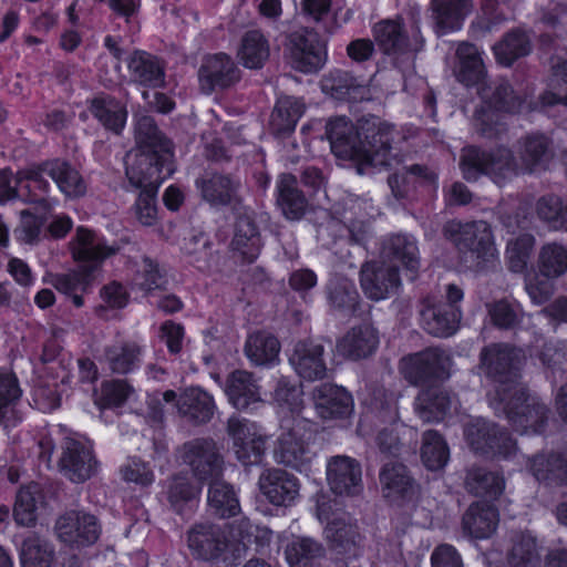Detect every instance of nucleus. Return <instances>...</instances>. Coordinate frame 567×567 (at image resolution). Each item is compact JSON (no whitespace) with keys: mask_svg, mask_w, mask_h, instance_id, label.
<instances>
[{"mask_svg":"<svg viewBox=\"0 0 567 567\" xmlns=\"http://www.w3.org/2000/svg\"><path fill=\"white\" fill-rule=\"evenodd\" d=\"M165 402L176 401L177 410L196 423L208 422L216 410L214 398L199 386H190L177 394L173 390L163 393Z\"/></svg>","mask_w":567,"mask_h":567,"instance_id":"b1692460","label":"nucleus"},{"mask_svg":"<svg viewBox=\"0 0 567 567\" xmlns=\"http://www.w3.org/2000/svg\"><path fill=\"white\" fill-rule=\"evenodd\" d=\"M380 482L385 498L400 502L415 494L413 480L401 463H388L380 473Z\"/></svg>","mask_w":567,"mask_h":567,"instance_id":"2f4dec72","label":"nucleus"},{"mask_svg":"<svg viewBox=\"0 0 567 567\" xmlns=\"http://www.w3.org/2000/svg\"><path fill=\"white\" fill-rule=\"evenodd\" d=\"M53 549L51 545L38 536L24 539L21 547L22 567H51Z\"/></svg>","mask_w":567,"mask_h":567,"instance_id":"052dcab7","label":"nucleus"},{"mask_svg":"<svg viewBox=\"0 0 567 567\" xmlns=\"http://www.w3.org/2000/svg\"><path fill=\"white\" fill-rule=\"evenodd\" d=\"M322 90L337 100L357 99L363 85L349 72L336 70L322 80Z\"/></svg>","mask_w":567,"mask_h":567,"instance_id":"5fc2aeb1","label":"nucleus"},{"mask_svg":"<svg viewBox=\"0 0 567 567\" xmlns=\"http://www.w3.org/2000/svg\"><path fill=\"white\" fill-rule=\"evenodd\" d=\"M421 460L430 471L442 470L450 460V450L443 436L433 430L424 432Z\"/></svg>","mask_w":567,"mask_h":567,"instance_id":"3c124183","label":"nucleus"},{"mask_svg":"<svg viewBox=\"0 0 567 567\" xmlns=\"http://www.w3.org/2000/svg\"><path fill=\"white\" fill-rule=\"evenodd\" d=\"M143 349L135 340L118 342L105 350V360L113 372L125 374L140 364Z\"/></svg>","mask_w":567,"mask_h":567,"instance_id":"c03bdc74","label":"nucleus"},{"mask_svg":"<svg viewBox=\"0 0 567 567\" xmlns=\"http://www.w3.org/2000/svg\"><path fill=\"white\" fill-rule=\"evenodd\" d=\"M231 247L248 261L255 260L260 251L259 231L252 217L247 213L240 215L236 221Z\"/></svg>","mask_w":567,"mask_h":567,"instance_id":"4c0bfd02","label":"nucleus"},{"mask_svg":"<svg viewBox=\"0 0 567 567\" xmlns=\"http://www.w3.org/2000/svg\"><path fill=\"white\" fill-rule=\"evenodd\" d=\"M464 435L475 453L487 457L507 458L516 451L515 442L505 432L483 419L467 424Z\"/></svg>","mask_w":567,"mask_h":567,"instance_id":"4468645a","label":"nucleus"},{"mask_svg":"<svg viewBox=\"0 0 567 567\" xmlns=\"http://www.w3.org/2000/svg\"><path fill=\"white\" fill-rule=\"evenodd\" d=\"M535 239L529 234H523L507 244V259L509 269L514 272H522L526 269Z\"/></svg>","mask_w":567,"mask_h":567,"instance_id":"338daca9","label":"nucleus"},{"mask_svg":"<svg viewBox=\"0 0 567 567\" xmlns=\"http://www.w3.org/2000/svg\"><path fill=\"white\" fill-rule=\"evenodd\" d=\"M38 494L39 488L37 485H29L19 491L13 508V517L17 524L31 526L35 522Z\"/></svg>","mask_w":567,"mask_h":567,"instance_id":"0e129e2a","label":"nucleus"},{"mask_svg":"<svg viewBox=\"0 0 567 567\" xmlns=\"http://www.w3.org/2000/svg\"><path fill=\"white\" fill-rule=\"evenodd\" d=\"M381 259L415 272L420 266L419 248L415 239L409 235H393L386 238L381 250Z\"/></svg>","mask_w":567,"mask_h":567,"instance_id":"7c9ffc66","label":"nucleus"},{"mask_svg":"<svg viewBox=\"0 0 567 567\" xmlns=\"http://www.w3.org/2000/svg\"><path fill=\"white\" fill-rule=\"evenodd\" d=\"M451 408L449 394L436 386L423 390L415 400V413L423 422L443 420Z\"/></svg>","mask_w":567,"mask_h":567,"instance_id":"79ce46f5","label":"nucleus"},{"mask_svg":"<svg viewBox=\"0 0 567 567\" xmlns=\"http://www.w3.org/2000/svg\"><path fill=\"white\" fill-rule=\"evenodd\" d=\"M200 492V487L192 484L186 475H176L167 487V497L171 505L178 512L183 506L194 501Z\"/></svg>","mask_w":567,"mask_h":567,"instance_id":"774afa93","label":"nucleus"},{"mask_svg":"<svg viewBox=\"0 0 567 567\" xmlns=\"http://www.w3.org/2000/svg\"><path fill=\"white\" fill-rule=\"evenodd\" d=\"M312 399L317 414L323 420L343 417L352 412V396L337 385L324 383L316 386Z\"/></svg>","mask_w":567,"mask_h":567,"instance_id":"bb28decb","label":"nucleus"},{"mask_svg":"<svg viewBox=\"0 0 567 567\" xmlns=\"http://www.w3.org/2000/svg\"><path fill=\"white\" fill-rule=\"evenodd\" d=\"M527 468L539 482L567 483V454H537L527 460Z\"/></svg>","mask_w":567,"mask_h":567,"instance_id":"58836bf2","label":"nucleus"},{"mask_svg":"<svg viewBox=\"0 0 567 567\" xmlns=\"http://www.w3.org/2000/svg\"><path fill=\"white\" fill-rule=\"evenodd\" d=\"M538 268L543 277L559 278L567 272V245L551 241L538 254Z\"/></svg>","mask_w":567,"mask_h":567,"instance_id":"603ef678","label":"nucleus"},{"mask_svg":"<svg viewBox=\"0 0 567 567\" xmlns=\"http://www.w3.org/2000/svg\"><path fill=\"white\" fill-rule=\"evenodd\" d=\"M130 187L140 189L136 200V216L144 226H153L157 220L156 196L159 183L152 179H128Z\"/></svg>","mask_w":567,"mask_h":567,"instance_id":"de8ad7c7","label":"nucleus"},{"mask_svg":"<svg viewBox=\"0 0 567 567\" xmlns=\"http://www.w3.org/2000/svg\"><path fill=\"white\" fill-rule=\"evenodd\" d=\"M472 9V0H431L432 17L443 33L458 30Z\"/></svg>","mask_w":567,"mask_h":567,"instance_id":"f704fd0d","label":"nucleus"},{"mask_svg":"<svg viewBox=\"0 0 567 567\" xmlns=\"http://www.w3.org/2000/svg\"><path fill=\"white\" fill-rule=\"evenodd\" d=\"M302 391L300 385L291 383L287 379H280L277 382L274 399L277 402L278 406L281 410V413L285 411L291 412V417H298L297 415L302 410Z\"/></svg>","mask_w":567,"mask_h":567,"instance_id":"69168bd1","label":"nucleus"},{"mask_svg":"<svg viewBox=\"0 0 567 567\" xmlns=\"http://www.w3.org/2000/svg\"><path fill=\"white\" fill-rule=\"evenodd\" d=\"M379 336L370 324L352 328L338 342L337 352L350 360L364 359L377 350Z\"/></svg>","mask_w":567,"mask_h":567,"instance_id":"c756f323","label":"nucleus"},{"mask_svg":"<svg viewBox=\"0 0 567 567\" xmlns=\"http://www.w3.org/2000/svg\"><path fill=\"white\" fill-rule=\"evenodd\" d=\"M197 188L212 206H224L237 200L231 179H198Z\"/></svg>","mask_w":567,"mask_h":567,"instance_id":"680f3d73","label":"nucleus"},{"mask_svg":"<svg viewBox=\"0 0 567 567\" xmlns=\"http://www.w3.org/2000/svg\"><path fill=\"white\" fill-rule=\"evenodd\" d=\"M72 257L81 267L94 272L107 257L117 251V247L110 246L95 233L78 227L74 238L70 243Z\"/></svg>","mask_w":567,"mask_h":567,"instance_id":"aec40b11","label":"nucleus"},{"mask_svg":"<svg viewBox=\"0 0 567 567\" xmlns=\"http://www.w3.org/2000/svg\"><path fill=\"white\" fill-rule=\"evenodd\" d=\"M538 217L553 230L567 231V200L557 196H544L536 205Z\"/></svg>","mask_w":567,"mask_h":567,"instance_id":"bf43d9fd","label":"nucleus"},{"mask_svg":"<svg viewBox=\"0 0 567 567\" xmlns=\"http://www.w3.org/2000/svg\"><path fill=\"white\" fill-rule=\"evenodd\" d=\"M280 344L270 333L256 332L248 337L245 353L255 365H271L278 361Z\"/></svg>","mask_w":567,"mask_h":567,"instance_id":"49530a36","label":"nucleus"},{"mask_svg":"<svg viewBox=\"0 0 567 567\" xmlns=\"http://www.w3.org/2000/svg\"><path fill=\"white\" fill-rule=\"evenodd\" d=\"M443 234L460 252L468 255L477 266L493 264L498 258L494 235L486 221L450 220L444 225Z\"/></svg>","mask_w":567,"mask_h":567,"instance_id":"0eeeda50","label":"nucleus"},{"mask_svg":"<svg viewBox=\"0 0 567 567\" xmlns=\"http://www.w3.org/2000/svg\"><path fill=\"white\" fill-rule=\"evenodd\" d=\"M495 58L499 64L509 66L519 58L526 56L532 51L530 38L522 31L508 32L493 47Z\"/></svg>","mask_w":567,"mask_h":567,"instance_id":"8fccbe9b","label":"nucleus"},{"mask_svg":"<svg viewBox=\"0 0 567 567\" xmlns=\"http://www.w3.org/2000/svg\"><path fill=\"white\" fill-rule=\"evenodd\" d=\"M305 112V104L296 97L284 96L277 101L271 124L277 132H290Z\"/></svg>","mask_w":567,"mask_h":567,"instance_id":"4d7b16f0","label":"nucleus"},{"mask_svg":"<svg viewBox=\"0 0 567 567\" xmlns=\"http://www.w3.org/2000/svg\"><path fill=\"white\" fill-rule=\"evenodd\" d=\"M466 489L476 496L496 498L505 488L504 476L485 467L473 466L465 477Z\"/></svg>","mask_w":567,"mask_h":567,"instance_id":"a19ab883","label":"nucleus"},{"mask_svg":"<svg viewBox=\"0 0 567 567\" xmlns=\"http://www.w3.org/2000/svg\"><path fill=\"white\" fill-rule=\"evenodd\" d=\"M251 529L252 525L247 519L237 529L229 527L228 530L220 525L199 523L188 532V548L195 558L233 565L245 553V539Z\"/></svg>","mask_w":567,"mask_h":567,"instance_id":"423d86ee","label":"nucleus"},{"mask_svg":"<svg viewBox=\"0 0 567 567\" xmlns=\"http://www.w3.org/2000/svg\"><path fill=\"white\" fill-rule=\"evenodd\" d=\"M200 89L209 94L216 90H224L240 79V71L233 59L225 53H217L204 59L198 71Z\"/></svg>","mask_w":567,"mask_h":567,"instance_id":"5701e85b","label":"nucleus"},{"mask_svg":"<svg viewBox=\"0 0 567 567\" xmlns=\"http://www.w3.org/2000/svg\"><path fill=\"white\" fill-rule=\"evenodd\" d=\"M208 506L221 518L231 517L240 512V504L235 488L220 480H214L208 488Z\"/></svg>","mask_w":567,"mask_h":567,"instance_id":"a18cd8bd","label":"nucleus"},{"mask_svg":"<svg viewBox=\"0 0 567 567\" xmlns=\"http://www.w3.org/2000/svg\"><path fill=\"white\" fill-rule=\"evenodd\" d=\"M323 351V346L318 342H299L289 362L300 378L309 381L322 379L327 373Z\"/></svg>","mask_w":567,"mask_h":567,"instance_id":"cd10ccee","label":"nucleus"},{"mask_svg":"<svg viewBox=\"0 0 567 567\" xmlns=\"http://www.w3.org/2000/svg\"><path fill=\"white\" fill-rule=\"evenodd\" d=\"M482 54L483 52L472 43H458L455 50L454 76L466 86L481 85L478 94L491 109L508 113L519 112L522 100L514 93L507 81L499 80L493 85L483 84L486 76V68Z\"/></svg>","mask_w":567,"mask_h":567,"instance_id":"39448f33","label":"nucleus"},{"mask_svg":"<svg viewBox=\"0 0 567 567\" xmlns=\"http://www.w3.org/2000/svg\"><path fill=\"white\" fill-rule=\"evenodd\" d=\"M166 284L158 265L150 258H143L132 278V285L145 292L162 289Z\"/></svg>","mask_w":567,"mask_h":567,"instance_id":"e2e57ef3","label":"nucleus"},{"mask_svg":"<svg viewBox=\"0 0 567 567\" xmlns=\"http://www.w3.org/2000/svg\"><path fill=\"white\" fill-rule=\"evenodd\" d=\"M551 75L549 79V91L540 96L544 105L563 104L567 106V58L553 56L550 59Z\"/></svg>","mask_w":567,"mask_h":567,"instance_id":"864d4df0","label":"nucleus"},{"mask_svg":"<svg viewBox=\"0 0 567 567\" xmlns=\"http://www.w3.org/2000/svg\"><path fill=\"white\" fill-rule=\"evenodd\" d=\"M182 458L199 481L216 478L221 472V461L213 441L196 440L186 443L182 450Z\"/></svg>","mask_w":567,"mask_h":567,"instance_id":"393cba45","label":"nucleus"},{"mask_svg":"<svg viewBox=\"0 0 567 567\" xmlns=\"http://www.w3.org/2000/svg\"><path fill=\"white\" fill-rule=\"evenodd\" d=\"M92 278L93 272L90 271V269H85L80 266L78 270L53 276L51 284L60 292L72 296L74 305L76 307H81L83 305V299L78 295V292L85 291L90 286Z\"/></svg>","mask_w":567,"mask_h":567,"instance_id":"6e6d98bb","label":"nucleus"},{"mask_svg":"<svg viewBox=\"0 0 567 567\" xmlns=\"http://www.w3.org/2000/svg\"><path fill=\"white\" fill-rule=\"evenodd\" d=\"M22 391L14 373L0 370V425L4 429L14 426L20 416L16 409Z\"/></svg>","mask_w":567,"mask_h":567,"instance_id":"e433bc0d","label":"nucleus"},{"mask_svg":"<svg viewBox=\"0 0 567 567\" xmlns=\"http://www.w3.org/2000/svg\"><path fill=\"white\" fill-rule=\"evenodd\" d=\"M58 538L71 547H86L94 544L101 534L96 517L86 511H69L55 523Z\"/></svg>","mask_w":567,"mask_h":567,"instance_id":"2eb2a0df","label":"nucleus"},{"mask_svg":"<svg viewBox=\"0 0 567 567\" xmlns=\"http://www.w3.org/2000/svg\"><path fill=\"white\" fill-rule=\"evenodd\" d=\"M90 112L106 130L116 135L121 134L127 120L126 107L110 96L94 99Z\"/></svg>","mask_w":567,"mask_h":567,"instance_id":"37998d69","label":"nucleus"},{"mask_svg":"<svg viewBox=\"0 0 567 567\" xmlns=\"http://www.w3.org/2000/svg\"><path fill=\"white\" fill-rule=\"evenodd\" d=\"M225 393L237 410H254L256 404L262 402L256 380L251 373L244 370L234 371L228 375Z\"/></svg>","mask_w":567,"mask_h":567,"instance_id":"c85d7f7f","label":"nucleus"},{"mask_svg":"<svg viewBox=\"0 0 567 567\" xmlns=\"http://www.w3.org/2000/svg\"><path fill=\"white\" fill-rule=\"evenodd\" d=\"M324 557L322 543L308 536L293 537L285 548L289 567H317Z\"/></svg>","mask_w":567,"mask_h":567,"instance_id":"473e14b6","label":"nucleus"},{"mask_svg":"<svg viewBox=\"0 0 567 567\" xmlns=\"http://www.w3.org/2000/svg\"><path fill=\"white\" fill-rule=\"evenodd\" d=\"M372 34L379 49L395 60L401 55L410 56L411 53L421 51L424 45L417 20L413 22L411 37L405 34L400 18L384 19L377 22L372 28Z\"/></svg>","mask_w":567,"mask_h":567,"instance_id":"9b49d317","label":"nucleus"},{"mask_svg":"<svg viewBox=\"0 0 567 567\" xmlns=\"http://www.w3.org/2000/svg\"><path fill=\"white\" fill-rule=\"evenodd\" d=\"M127 68L134 82L157 87L164 84V69L158 59L145 51H134L128 60Z\"/></svg>","mask_w":567,"mask_h":567,"instance_id":"c9c22d12","label":"nucleus"},{"mask_svg":"<svg viewBox=\"0 0 567 567\" xmlns=\"http://www.w3.org/2000/svg\"><path fill=\"white\" fill-rule=\"evenodd\" d=\"M295 182L296 179H281L278 184V205L286 218L290 220L300 219L307 207V200Z\"/></svg>","mask_w":567,"mask_h":567,"instance_id":"13d9d810","label":"nucleus"},{"mask_svg":"<svg viewBox=\"0 0 567 567\" xmlns=\"http://www.w3.org/2000/svg\"><path fill=\"white\" fill-rule=\"evenodd\" d=\"M317 517L324 523V536L340 553L350 550L357 542L358 530L350 516L343 512L337 501L322 495L317 499Z\"/></svg>","mask_w":567,"mask_h":567,"instance_id":"f8f14e48","label":"nucleus"},{"mask_svg":"<svg viewBox=\"0 0 567 567\" xmlns=\"http://www.w3.org/2000/svg\"><path fill=\"white\" fill-rule=\"evenodd\" d=\"M523 360L522 350L492 344L482 350L480 367L494 383V392L488 393L491 406L503 412L516 432L537 434L545 427L548 409L518 382Z\"/></svg>","mask_w":567,"mask_h":567,"instance_id":"f257e3e1","label":"nucleus"},{"mask_svg":"<svg viewBox=\"0 0 567 567\" xmlns=\"http://www.w3.org/2000/svg\"><path fill=\"white\" fill-rule=\"evenodd\" d=\"M226 430L233 443V451L243 465H255L261 461L267 449L268 435L260 425L248 419L231 415Z\"/></svg>","mask_w":567,"mask_h":567,"instance_id":"9d476101","label":"nucleus"},{"mask_svg":"<svg viewBox=\"0 0 567 567\" xmlns=\"http://www.w3.org/2000/svg\"><path fill=\"white\" fill-rule=\"evenodd\" d=\"M464 435L475 453L487 457L507 458L516 451L515 442L505 432L483 419L467 424Z\"/></svg>","mask_w":567,"mask_h":567,"instance_id":"ddd939ff","label":"nucleus"},{"mask_svg":"<svg viewBox=\"0 0 567 567\" xmlns=\"http://www.w3.org/2000/svg\"><path fill=\"white\" fill-rule=\"evenodd\" d=\"M450 367L449 354L440 349H427L401 361V372L405 380L413 385L423 384L431 379L447 377Z\"/></svg>","mask_w":567,"mask_h":567,"instance_id":"dca6fc26","label":"nucleus"},{"mask_svg":"<svg viewBox=\"0 0 567 567\" xmlns=\"http://www.w3.org/2000/svg\"><path fill=\"white\" fill-rule=\"evenodd\" d=\"M420 315L423 329L443 338L452 336L461 320L460 307L440 306L431 298L424 299Z\"/></svg>","mask_w":567,"mask_h":567,"instance_id":"a878e982","label":"nucleus"},{"mask_svg":"<svg viewBox=\"0 0 567 567\" xmlns=\"http://www.w3.org/2000/svg\"><path fill=\"white\" fill-rule=\"evenodd\" d=\"M540 545L530 533H522L513 538L508 554L511 567H540Z\"/></svg>","mask_w":567,"mask_h":567,"instance_id":"09e8293b","label":"nucleus"},{"mask_svg":"<svg viewBox=\"0 0 567 567\" xmlns=\"http://www.w3.org/2000/svg\"><path fill=\"white\" fill-rule=\"evenodd\" d=\"M327 481L331 491L341 496H354L363 489L360 463L347 455H336L327 462Z\"/></svg>","mask_w":567,"mask_h":567,"instance_id":"a211bd4d","label":"nucleus"},{"mask_svg":"<svg viewBox=\"0 0 567 567\" xmlns=\"http://www.w3.org/2000/svg\"><path fill=\"white\" fill-rule=\"evenodd\" d=\"M290 58L296 70L305 73L316 71L324 62V43L312 30L297 31L290 37Z\"/></svg>","mask_w":567,"mask_h":567,"instance_id":"4be33fe9","label":"nucleus"},{"mask_svg":"<svg viewBox=\"0 0 567 567\" xmlns=\"http://www.w3.org/2000/svg\"><path fill=\"white\" fill-rule=\"evenodd\" d=\"M550 156V141L539 133L527 135L523 142L522 161L518 167L513 153L507 148H498L487 153L474 146L462 150L461 167L466 174H532L535 167L542 166Z\"/></svg>","mask_w":567,"mask_h":567,"instance_id":"7ed1b4c3","label":"nucleus"},{"mask_svg":"<svg viewBox=\"0 0 567 567\" xmlns=\"http://www.w3.org/2000/svg\"><path fill=\"white\" fill-rule=\"evenodd\" d=\"M258 486L260 493L274 506H291L300 493L299 480L280 468L265 470L259 476Z\"/></svg>","mask_w":567,"mask_h":567,"instance_id":"6ab92c4d","label":"nucleus"},{"mask_svg":"<svg viewBox=\"0 0 567 567\" xmlns=\"http://www.w3.org/2000/svg\"><path fill=\"white\" fill-rule=\"evenodd\" d=\"M361 288L364 295L374 301L394 295L401 286L399 266L379 259L367 262L360 272Z\"/></svg>","mask_w":567,"mask_h":567,"instance_id":"f3484780","label":"nucleus"},{"mask_svg":"<svg viewBox=\"0 0 567 567\" xmlns=\"http://www.w3.org/2000/svg\"><path fill=\"white\" fill-rule=\"evenodd\" d=\"M311 432L305 419H282L281 433L274 451L275 460L299 472L307 468L312 460L308 447Z\"/></svg>","mask_w":567,"mask_h":567,"instance_id":"1a4fd4ad","label":"nucleus"},{"mask_svg":"<svg viewBox=\"0 0 567 567\" xmlns=\"http://www.w3.org/2000/svg\"><path fill=\"white\" fill-rule=\"evenodd\" d=\"M62 474L74 483L91 478L97 468L92 446L87 442L68 439L60 460Z\"/></svg>","mask_w":567,"mask_h":567,"instance_id":"412c9836","label":"nucleus"},{"mask_svg":"<svg viewBox=\"0 0 567 567\" xmlns=\"http://www.w3.org/2000/svg\"><path fill=\"white\" fill-rule=\"evenodd\" d=\"M398 419L396 400L390 395L384 402L377 401L371 411L363 414L358 425V432L363 436L370 435L372 425H374L378 432L375 440L380 450L394 454L400 446L399 429L404 430V433H409L411 436L415 434L412 429L399 424Z\"/></svg>","mask_w":567,"mask_h":567,"instance_id":"6e6552de","label":"nucleus"},{"mask_svg":"<svg viewBox=\"0 0 567 567\" xmlns=\"http://www.w3.org/2000/svg\"><path fill=\"white\" fill-rule=\"evenodd\" d=\"M394 133L392 125L377 117L362 118L357 130L347 117L330 120L326 127L332 153L359 175L388 173L400 164L392 153Z\"/></svg>","mask_w":567,"mask_h":567,"instance_id":"f03ea898","label":"nucleus"},{"mask_svg":"<svg viewBox=\"0 0 567 567\" xmlns=\"http://www.w3.org/2000/svg\"><path fill=\"white\" fill-rule=\"evenodd\" d=\"M498 524V513L487 503L472 504L463 516V529L471 537L485 539L491 537Z\"/></svg>","mask_w":567,"mask_h":567,"instance_id":"72a5a7b5","label":"nucleus"},{"mask_svg":"<svg viewBox=\"0 0 567 567\" xmlns=\"http://www.w3.org/2000/svg\"><path fill=\"white\" fill-rule=\"evenodd\" d=\"M269 55V42L259 30H249L243 35L237 56L245 68L261 69Z\"/></svg>","mask_w":567,"mask_h":567,"instance_id":"ea45409f","label":"nucleus"},{"mask_svg":"<svg viewBox=\"0 0 567 567\" xmlns=\"http://www.w3.org/2000/svg\"><path fill=\"white\" fill-rule=\"evenodd\" d=\"M134 140L136 147L125 157L127 177H169L175 173L171 161L173 144L153 117H136Z\"/></svg>","mask_w":567,"mask_h":567,"instance_id":"20e7f679","label":"nucleus"}]
</instances>
